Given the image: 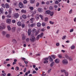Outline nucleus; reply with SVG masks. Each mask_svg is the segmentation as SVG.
<instances>
[{"instance_id": "nucleus-15", "label": "nucleus", "mask_w": 76, "mask_h": 76, "mask_svg": "<svg viewBox=\"0 0 76 76\" xmlns=\"http://www.w3.org/2000/svg\"><path fill=\"white\" fill-rule=\"evenodd\" d=\"M37 26L38 27H40L41 26V24L39 22H38L37 24Z\"/></svg>"}, {"instance_id": "nucleus-29", "label": "nucleus", "mask_w": 76, "mask_h": 76, "mask_svg": "<svg viewBox=\"0 0 76 76\" xmlns=\"http://www.w3.org/2000/svg\"><path fill=\"white\" fill-rule=\"evenodd\" d=\"M43 35H44V33H42L41 34L39 35L40 38H42V36H43Z\"/></svg>"}, {"instance_id": "nucleus-23", "label": "nucleus", "mask_w": 76, "mask_h": 76, "mask_svg": "<svg viewBox=\"0 0 76 76\" xmlns=\"http://www.w3.org/2000/svg\"><path fill=\"white\" fill-rule=\"evenodd\" d=\"M32 33H35L36 31H37V30H36V29L35 28H34L32 30Z\"/></svg>"}, {"instance_id": "nucleus-27", "label": "nucleus", "mask_w": 76, "mask_h": 76, "mask_svg": "<svg viewBox=\"0 0 76 76\" xmlns=\"http://www.w3.org/2000/svg\"><path fill=\"white\" fill-rule=\"evenodd\" d=\"M66 70L65 69H62V70H61V73H66Z\"/></svg>"}, {"instance_id": "nucleus-35", "label": "nucleus", "mask_w": 76, "mask_h": 76, "mask_svg": "<svg viewBox=\"0 0 76 76\" xmlns=\"http://www.w3.org/2000/svg\"><path fill=\"white\" fill-rule=\"evenodd\" d=\"M42 26H45V23L42 22Z\"/></svg>"}, {"instance_id": "nucleus-4", "label": "nucleus", "mask_w": 76, "mask_h": 76, "mask_svg": "<svg viewBox=\"0 0 76 76\" xmlns=\"http://www.w3.org/2000/svg\"><path fill=\"white\" fill-rule=\"evenodd\" d=\"M30 23H33L34 21V20H35V18H33L30 19Z\"/></svg>"}, {"instance_id": "nucleus-32", "label": "nucleus", "mask_w": 76, "mask_h": 76, "mask_svg": "<svg viewBox=\"0 0 76 76\" xmlns=\"http://www.w3.org/2000/svg\"><path fill=\"white\" fill-rule=\"evenodd\" d=\"M8 13L9 14H11L12 13V10L9 9L8 11Z\"/></svg>"}, {"instance_id": "nucleus-18", "label": "nucleus", "mask_w": 76, "mask_h": 76, "mask_svg": "<svg viewBox=\"0 0 76 76\" xmlns=\"http://www.w3.org/2000/svg\"><path fill=\"white\" fill-rule=\"evenodd\" d=\"M42 76H48V75L46 76V74H45V72H42V74H41Z\"/></svg>"}, {"instance_id": "nucleus-8", "label": "nucleus", "mask_w": 76, "mask_h": 76, "mask_svg": "<svg viewBox=\"0 0 76 76\" xmlns=\"http://www.w3.org/2000/svg\"><path fill=\"white\" fill-rule=\"evenodd\" d=\"M55 62L56 63H59L60 62V59H56L55 60Z\"/></svg>"}, {"instance_id": "nucleus-49", "label": "nucleus", "mask_w": 76, "mask_h": 76, "mask_svg": "<svg viewBox=\"0 0 76 76\" xmlns=\"http://www.w3.org/2000/svg\"><path fill=\"white\" fill-rule=\"evenodd\" d=\"M21 26L22 28H24L25 27V24L24 23L21 24Z\"/></svg>"}, {"instance_id": "nucleus-55", "label": "nucleus", "mask_w": 76, "mask_h": 76, "mask_svg": "<svg viewBox=\"0 0 76 76\" xmlns=\"http://www.w3.org/2000/svg\"><path fill=\"white\" fill-rule=\"evenodd\" d=\"M55 3V4H58V3H59V2H58V1L56 0V1Z\"/></svg>"}, {"instance_id": "nucleus-24", "label": "nucleus", "mask_w": 76, "mask_h": 76, "mask_svg": "<svg viewBox=\"0 0 76 76\" xmlns=\"http://www.w3.org/2000/svg\"><path fill=\"white\" fill-rule=\"evenodd\" d=\"M22 17L23 19H26L27 18L26 17V15H23Z\"/></svg>"}, {"instance_id": "nucleus-21", "label": "nucleus", "mask_w": 76, "mask_h": 76, "mask_svg": "<svg viewBox=\"0 0 76 76\" xmlns=\"http://www.w3.org/2000/svg\"><path fill=\"white\" fill-rule=\"evenodd\" d=\"M54 7L55 8V10H57V9L58 8V6L57 5H54Z\"/></svg>"}, {"instance_id": "nucleus-46", "label": "nucleus", "mask_w": 76, "mask_h": 76, "mask_svg": "<svg viewBox=\"0 0 76 76\" xmlns=\"http://www.w3.org/2000/svg\"><path fill=\"white\" fill-rule=\"evenodd\" d=\"M58 57L59 58H62V56H61V54H59L58 55Z\"/></svg>"}, {"instance_id": "nucleus-11", "label": "nucleus", "mask_w": 76, "mask_h": 76, "mask_svg": "<svg viewBox=\"0 0 76 76\" xmlns=\"http://www.w3.org/2000/svg\"><path fill=\"white\" fill-rule=\"evenodd\" d=\"M54 63L55 62H52L50 65V67H53V66H54Z\"/></svg>"}, {"instance_id": "nucleus-48", "label": "nucleus", "mask_w": 76, "mask_h": 76, "mask_svg": "<svg viewBox=\"0 0 76 76\" xmlns=\"http://www.w3.org/2000/svg\"><path fill=\"white\" fill-rule=\"evenodd\" d=\"M48 18H45V22H47V21H48Z\"/></svg>"}, {"instance_id": "nucleus-61", "label": "nucleus", "mask_w": 76, "mask_h": 76, "mask_svg": "<svg viewBox=\"0 0 76 76\" xmlns=\"http://www.w3.org/2000/svg\"><path fill=\"white\" fill-rule=\"evenodd\" d=\"M72 9H71L70 10V11L69 12V13H70V14L71 13H72Z\"/></svg>"}, {"instance_id": "nucleus-10", "label": "nucleus", "mask_w": 76, "mask_h": 76, "mask_svg": "<svg viewBox=\"0 0 76 76\" xmlns=\"http://www.w3.org/2000/svg\"><path fill=\"white\" fill-rule=\"evenodd\" d=\"M10 22H11V20L10 19H9V18L7 19V23H10Z\"/></svg>"}, {"instance_id": "nucleus-42", "label": "nucleus", "mask_w": 76, "mask_h": 76, "mask_svg": "<svg viewBox=\"0 0 76 76\" xmlns=\"http://www.w3.org/2000/svg\"><path fill=\"white\" fill-rule=\"evenodd\" d=\"M29 9L31 10H34V7H29Z\"/></svg>"}, {"instance_id": "nucleus-40", "label": "nucleus", "mask_w": 76, "mask_h": 76, "mask_svg": "<svg viewBox=\"0 0 76 76\" xmlns=\"http://www.w3.org/2000/svg\"><path fill=\"white\" fill-rule=\"evenodd\" d=\"M1 6L3 7V8H5V5L4 4H2L1 5Z\"/></svg>"}, {"instance_id": "nucleus-56", "label": "nucleus", "mask_w": 76, "mask_h": 76, "mask_svg": "<svg viewBox=\"0 0 76 76\" xmlns=\"http://www.w3.org/2000/svg\"><path fill=\"white\" fill-rule=\"evenodd\" d=\"M4 26H5V28H6V26H5V24L4 23H3V24L2 25V28H4Z\"/></svg>"}, {"instance_id": "nucleus-33", "label": "nucleus", "mask_w": 76, "mask_h": 76, "mask_svg": "<svg viewBox=\"0 0 76 76\" xmlns=\"http://www.w3.org/2000/svg\"><path fill=\"white\" fill-rule=\"evenodd\" d=\"M12 42H13L14 43H16L17 42L16 40L15 39H12Z\"/></svg>"}, {"instance_id": "nucleus-63", "label": "nucleus", "mask_w": 76, "mask_h": 76, "mask_svg": "<svg viewBox=\"0 0 76 76\" xmlns=\"http://www.w3.org/2000/svg\"><path fill=\"white\" fill-rule=\"evenodd\" d=\"M49 23H50V24H54V22L51 21H49Z\"/></svg>"}, {"instance_id": "nucleus-26", "label": "nucleus", "mask_w": 76, "mask_h": 76, "mask_svg": "<svg viewBox=\"0 0 76 76\" xmlns=\"http://www.w3.org/2000/svg\"><path fill=\"white\" fill-rule=\"evenodd\" d=\"M49 9L50 10H52L53 9V7L52 6H50L49 7Z\"/></svg>"}, {"instance_id": "nucleus-2", "label": "nucleus", "mask_w": 76, "mask_h": 76, "mask_svg": "<svg viewBox=\"0 0 76 76\" xmlns=\"http://www.w3.org/2000/svg\"><path fill=\"white\" fill-rule=\"evenodd\" d=\"M19 6L20 8H23V4L22 3L20 2L19 3Z\"/></svg>"}, {"instance_id": "nucleus-14", "label": "nucleus", "mask_w": 76, "mask_h": 76, "mask_svg": "<svg viewBox=\"0 0 76 76\" xmlns=\"http://www.w3.org/2000/svg\"><path fill=\"white\" fill-rule=\"evenodd\" d=\"M28 35H31V29H29L28 30Z\"/></svg>"}, {"instance_id": "nucleus-44", "label": "nucleus", "mask_w": 76, "mask_h": 76, "mask_svg": "<svg viewBox=\"0 0 76 76\" xmlns=\"http://www.w3.org/2000/svg\"><path fill=\"white\" fill-rule=\"evenodd\" d=\"M2 34L3 35H6V32L4 31H3L2 32Z\"/></svg>"}, {"instance_id": "nucleus-57", "label": "nucleus", "mask_w": 76, "mask_h": 76, "mask_svg": "<svg viewBox=\"0 0 76 76\" xmlns=\"http://www.w3.org/2000/svg\"><path fill=\"white\" fill-rule=\"evenodd\" d=\"M39 3L38 2H37L36 4V6L37 7H38V6H39Z\"/></svg>"}, {"instance_id": "nucleus-7", "label": "nucleus", "mask_w": 76, "mask_h": 76, "mask_svg": "<svg viewBox=\"0 0 76 76\" xmlns=\"http://www.w3.org/2000/svg\"><path fill=\"white\" fill-rule=\"evenodd\" d=\"M35 26H36V23H32L30 25L31 27H34Z\"/></svg>"}, {"instance_id": "nucleus-50", "label": "nucleus", "mask_w": 76, "mask_h": 76, "mask_svg": "<svg viewBox=\"0 0 76 76\" xmlns=\"http://www.w3.org/2000/svg\"><path fill=\"white\" fill-rule=\"evenodd\" d=\"M66 36H63V37L62 38V39H66Z\"/></svg>"}, {"instance_id": "nucleus-20", "label": "nucleus", "mask_w": 76, "mask_h": 76, "mask_svg": "<svg viewBox=\"0 0 76 76\" xmlns=\"http://www.w3.org/2000/svg\"><path fill=\"white\" fill-rule=\"evenodd\" d=\"M16 30V28L15 27H13L12 29V32H14Z\"/></svg>"}, {"instance_id": "nucleus-30", "label": "nucleus", "mask_w": 76, "mask_h": 76, "mask_svg": "<svg viewBox=\"0 0 76 76\" xmlns=\"http://www.w3.org/2000/svg\"><path fill=\"white\" fill-rule=\"evenodd\" d=\"M7 27L8 29V31H10V30H11V28H10V26H7Z\"/></svg>"}, {"instance_id": "nucleus-22", "label": "nucleus", "mask_w": 76, "mask_h": 76, "mask_svg": "<svg viewBox=\"0 0 76 76\" xmlns=\"http://www.w3.org/2000/svg\"><path fill=\"white\" fill-rule=\"evenodd\" d=\"M3 8L1 7L0 9V12L1 13H3Z\"/></svg>"}, {"instance_id": "nucleus-6", "label": "nucleus", "mask_w": 76, "mask_h": 76, "mask_svg": "<svg viewBox=\"0 0 76 76\" xmlns=\"http://www.w3.org/2000/svg\"><path fill=\"white\" fill-rule=\"evenodd\" d=\"M48 59L50 62H52V61H53V59L50 56H49L48 57Z\"/></svg>"}, {"instance_id": "nucleus-36", "label": "nucleus", "mask_w": 76, "mask_h": 76, "mask_svg": "<svg viewBox=\"0 0 76 76\" xmlns=\"http://www.w3.org/2000/svg\"><path fill=\"white\" fill-rule=\"evenodd\" d=\"M3 26L4 27H2L0 26V30H1V29H4L5 28V26Z\"/></svg>"}, {"instance_id": "nucleus-59", "label": "nucleus", "mask_w": 76, "mask_h": 76, "mask_svg": "<svg viewBox=\"0 0 76 76\" xmlns=\"http://www.w3.org/2000/svg\"><path fill=\"white\" fill-rule=\"evenodd\" d=\"M48 60V58H45L44 59V61H47V60Z\"/></svg>"}, {"instance_id": "nucleus-1", "label": "nucleus", "mask_w": 76, "mask_h": 76, "mask_svg": "<svg viewBox=\"0 0 76 76\" xmlns=\"http://www.w3.org/2000/svg\"><path fill=\"white\" fill-rule=\"evenodd\" d=\"M30 40L31 42H34L35 41V37L34 36H31L30 37Z\"/></svg>"}, {"instance_id": "nucleus-39", "label": "nucleus", "mask_w": 76, "mask_h": 76, "mask_svg": "<svg viewBox=\"0 0 76 76\" xmlns=\"http://www.w3.org/2000/svg\"><path fill=\"white\" fill-rule=\"evenodd\" d=\"M26 41L27 42H29V38H27L26 39Z\"/></svg>"}, {"instance_id": "nucleus-13", "label": "nucleus", "mask_w": 76, "mask_h": 76, "mask_svg": "<svg viewBox=\"0 0 76 76\" xmlns=\"http://www.w3.org/2000/svg\"><path fill=\"white\" fill-rule=\"evenodd\" d=\"M26 38V36L23 35L22 37V40H23V41H24Z\"/></svg>"}, {"instance_id": "nucleus-12", "label": "nucleus", "mask_w": 76, "mask_h": 76, "mask_svg": "<svg viewBox=\"0 0 76 76\" xmlns=\"http://www.w3.org/2000/svg\"><path fill=\"white\" fill-rule=\"evenodd\" d=\"M10 37V35L9 34H7L6 35V37L7 38H9Z\"/></svg>"}, {"instance_id": "nucleus-28", "label": "nucleus", "mask_w": 76, "mask_h": 76, "mask_svg": "<svg viewBox=\"0 0 76 76\" xmlns=\"http://www.w3.org/2000/svg\"><path fill=\"white\" fill-rule=\"evenodd\" d=\"M23 3L24 4H27V3H28V1L26 0H24L23 1Z\"/></svg>"}, {"instance_id": "nucleus-51", "label": "nucleus", "mask_w": 76, "mask_h": 76, "mask_svg": "<svg viewBox=\"0 0 76 76\" xmlns=\"http://www.w3.org/2000/svg\"><path fill=\"white\" fill-rule=\"evenodd\" d=\"M12 22L13 23H15V22H16V20H13L12 21Z\"/></svg>"}, {"instance_id": "nucleus-58", "label": "nucleus", "mask_w": 76, "mask_h": 76, "mask_svg": "<svg viewBox=\"0 0 76 76\" xmlns=\"http://www.w3.org/2000/svg\"><path fill=\"white\" fill-rule=\"evenodd\" d=\"M59 45H60V44H59V43H56V45L57 47L59 46Z\"/></svg>"}, {"instance_id": "nucleus-25", "label": "nucleus", "mask_w": 76, "mask_h": 76, "mask_svg": "<svg viewBox=\"0 0 76 76\" xmlns=\"http://www.w3.org/2000/svg\"><path fill=\"white\" fill-rule=\"evenodd\" d=\"M51 57L53 58V59H55L56 58V56L54 55H52L51 56Z\"/></svg>"}, {"instance_id": "nucleus-45", "label": "nucleus", "mask_w": 76, "mask_h": 76, "mask_svg": "<svg viewBox=\"0 0 76 76\" xmlns=\"http://www.w3.org/2000/svg\"><path fill=\"white\" fill-rule=\"evenodd\" d=\"M39 16L40 18H41L42 20H43V16L42 15H39Z\"/></svg>"}, {"instance_id": "nucleus-37", "label": "nucleus", "mask_w": 76, "mask_h": 76, "mask_svg": "<svg viewBox=\"0 0 76 76\" xmlns=\"http://www.w3.org/2000/svg\"><path fill=\"white\" fill-rule=\"evenodd\" d=\"M6 73H4V74H1L0 75V76H6Z\"/></svg>"}, {"instance_id": "nucleus-53", "label": "nucleus", "mask_w": 76, "mask_h": 76, "mask_svg": "<svg viewBox=\"0 0 76 76\" xmlns=\"http://www.w3.org/2000/svg\"><path fill=\"white\" fill-rule=\"evenodd\" d=\"M65 75L66 76H68V72H67V71H66V72H65Z\"/></svg>"}, {"instance_id": "nucleus-9", "label": "nucleus", "mask_w": 76, "mask_h": 76, "mask_svg": "<svg viewBox=\"0 0 76 76\" xmlns=\"http://www.w3.org/2000/svg\"><path fill=\"white\" fill-rule=\"evenodd\" d=\"M38 11L39 12H40V13H41V12H42L43 10L41 8H39L38 9Z\"/></svg>"}, {"instance_id": "nucleus-17", "label": "nucleus", "mask_w": 76, "mask_h": 76, "mask_svg": "<svg viewBox=\"0 0 76 76\" xmlns=\"http://www.w3.org/2000/svg\"><path fill=\"white\" fill-rule=\"evenodd\" d=\"M5 6L7 9H8L10 7V6H9V5L7 4H6L5 5Z\"/></svg>"}, {"instance_id": "nucleus-19", "label": "nucleus", "mask_w": 76, "mask_h": 76, "mask_svg": "<svg viewBox=\"0 0 76 76\" xmlns=\"http://www.w3.org/2000/svg\"><path fill=\"white\" fill-rule=\"evenodd\" d=\"M21 12L23 13H26V10H21Z\"/></svg>"}, {"instance_id": "nucleus-54", "label": "nucleus", "mask_w": 76, "mask_h": 76, "mask_svg": "<svg viewBox=\"0 0 76 76\" xmlns=\"http://www.w3.org/2000/svg\"><path fill=\"white\" fill-rule=\"evenodd\" d=\"M65 57H66V58H69V57L67 55H65Z\"/></svg>"}, {"instance_id": "nucleus-47", "label": "nucleus", "mask_w": 76, "mask_h": 76, "mask_svg": "<svg viewBox=\"0 0 76 76\" xmlns=\"http://www.w3.org/2000/svg\"><path fill=\"white\" fill-rule=\"evenodd\" d=\"M48 61H45L43 63L45 64H46V63H48Z\"/></svg>"}, {"instance_id": "nucleus-34", "label": "nucleus", "mask_w": 76, "mask_h": 76, "mask_svg": "<svg viewBox=\"0 0 76 76\" xmlns=\"http://www.w3.org/2000/svg\"><path fill=\"white\" fill-rule=\"evenodd\" d=\"M50 16H52L53 15H54V12L52 11V12H50Z\"/></svg>"}, {"instance_id": "nucleus-64", "label": "nucleus", "mask_w": 76, "mask_h": 76, "mask_svg": "<svg viewBox=\"0 0 76 76\" xmlns=\"http://www.w3.org/2000/svg\"><path fill=\"white\" fill-rule=\"evenodd\" d=\"M73 31V29H71L70 30V32H72Z\"/></svg>"}, {"instance_id": "nucleus-5", "label": "nucleus", "mask_w": 76, "mask_h": 76, "mask_svg": "<svg viewBox=\"0 0 76 76\" xmlns=\"http://www.w3.org/2000/svg\"><path fill=\"white\" fill-rule=\"evenodd\" d=\"M17 24L18 26H22V23H21L20 21H18L17 23Z\"/></svg>"}, {"instance_id": "nucleus-60", "label": "nucleus", "mask_w": 76, "mask_h": 76, "mask_svg": "<svg viewBox=\"0 0 76 76\" xmlns=\"http://www.w3.org/2000/svg\"><path fill=\"white\" fill-rule=\"evenodd\" d=\"M26 68H24V69L23 71V72H26Z\"/></svg>"}, {"instance_id": "nucleus-52", "label": "nucleus", "mask_w": 76, "mask_h": 76, "mask_svg": "<svg viewBox=\"0 0 76 76\" xmlns=\"http://www.w3.org/2000/svg\"><path fill=\"white\" fill-rule=\"evenodd\" d=\"M74 48H75V46L72 45V46H71V49L72 50H73V49H74Z\"/></svg>"}, {"instance_id": "nucleus-62", "label": "nucleus", "mask_w": 76, "mask_h": 76, "mask_svg": "<svg viewBox=\"0 0 76 76\" xmlns=\"http://www.w3.org/2000/svg\"><path fill=\"white\" fill-rule=\"evenodd\" d=\"M41 31L42 32H44V31H45V29H44V28H43L41 29Z\"/></svg>"}, {"instance_id": "nucleus-43", "label": "nucleus", "mask_w": 76, "mask_h": 76, "mask_svg": "<svg viewBox=\"0 0 76 76\" xmlns=\"http://www.w3.org/2000/svg\"><path fill=\"white\" fill-rule=\"evenodd\" d=\"M51 70H52L51 69H49L48 71V73H50V72H51Z\"/></svg>"}, {"instance_id": "nucleus-41", "label": "nucleus", "mask_w": 76, "mask_h": 76, "mask_svg": "<svg viewBox=\"0 0 76 76\" xmlns=\"http://www.w3.org/2000/svg\"><path fill=\"white\" fill-rule=\"evenodd\" d=\"M7 17L8 18H11V16L10 14H8L7 16Z\"/></svg>"}, {"instance_id": "nucleus-3", "label": "nucleus", "mask_w": 76, "mask_h": 76, "mask_svg": "<svg viewBox=\"0 0 76 76\" xmlns=\"http://www.w3.org/2000/svg\"><path fill=\"white\" fill-rule=\"evenodd\" d=\"M62 63L64 64H67L68 63V61L66 59H65L62 61Z\"/></svg>"}, {"instance_id": "nucleus-31", "label": "nucleus", "mask_w": 76, "mask_h": 76, "mask_svg": "<svg viewBox=\"0 0 76 76\" xmlns=\"http://www.w3.org/2000/svg\"><path fill=\"white\" fill-rule=\"evenodd\" d=\"M15 18H18L19 17V14L18 13L15 14Z\"/></svg>"}, {"instance_id": "nucleus-16", "label": "nucleus", "mask_w": 76, "mask_h": 76, "mask_svg": "<svg viewBox=\"0 0 76 76\" xmlns=\"http://www.w3.org/2000/svg\"><path fill=\"white\" fill-rule=\"evenodd\" d=\"M45 13L46 14H48V15H50V13H51V11L50 10L46 11Z\"/></svg>"}, {"instance_id": "nucleus-38", "label": "nucleus", "mask_w": 76, "mask_h": 76, "mask_svg": "<svg viewBox=\"0 0 76 76\" xmlns=\"http://www.w3.org/2000/svg\"><path fill=\"white\" fill-rule=\"evenodd\" d=\"M35 2V0H31L30 1V3L32 4L34 3Z\"/></svg>"}]
</instances>
